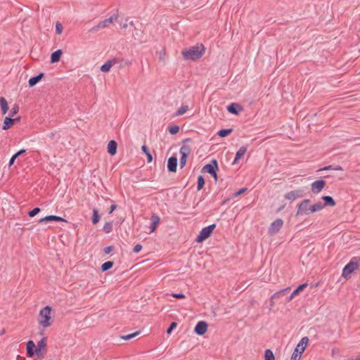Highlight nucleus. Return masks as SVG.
Here are the masks:
<instances>
[{"label": "nucleus", "mask_w": 360, "mask_h": 360, "mask_svg": "<svg viewBox=\"0 0 360 360\" xmlns=\"http://www.w3.org/2000/svg\"><path fill=\"white\" fill-rule=\"evenodd\" d=\"M46 338L40 340L37 346L32 340H29L26 344L27 355L28 357H33L35 354L39 358H44L47 352Z\"/></svg>", "instance_id": "1"}, {"label": "nucleus", "mask_w": 360, "mask_h": 360, "mask_svg": "<svg viewBox=\"0 0 360 360\" xmlns=\"http://www.w3.org/2000/svg\"><path fill=\"white\" fill-rule=\"evenodd\" d=\"M205 52V47L202 44H197L189 49H185L182 51L181 54L184 60H197L200 59Z\"/></svg>", "instance_id": "2"}, {"label": "nucleus", "mask_w": 360, "mask_h": 360, "mask_svg": "<svg viewBox=\"0 0 360 360\" xmlns=\"http://www.w3.org/2000/svg\"><path fill=\"white\" fill-rule=\"evenodd\" d=\"M51 312V307L49 306H46L39 311V323L43 328H47L52 324Z\"/></svg>", "instance_id": "3"}, {"label": "nucleus", "mask_w": 360, "mask_h": 360, "mask_svg": "<svg viewBox=\"0 0 360 360\" xmlns=\"http://www.w3.org/2000/svg\"><path fill=\"white\" fill-rule=\"evenodd\" d=\"M360 269V257H353L342 270V276L347 278L354 271Z\"/></svg>", "instance_id": "4"}, {"label": "nucleus", "mask_w": 360, "mask_h": 360, "mask_svg": "<svg viewBox=\"0 0 360 360\" xmlns=\"http://www.w3.org/2000/svg\"><path fill=\"white\" fill-rule=\"evenodd\" d=\"M309 342L308 337H303L295 347L290 360H300L301 356Z\"/></svg>", "instance_id": "5"}, {"label": "nucleus", "mask_w": 360, "mask_h": 360, "mask_svg": "<svg viewBox=\"0 0 360 360\" xmlns=\"http://www.w3.org/2000/svg\"><path fill=\"white\" fill-rule=\"evenodd\" d=\"M216 227L215 224H212L211 225H209L200 231V233L197 236L195 241L197 243H202L204 240H205L207 238H208L211 234L212 233L214 229Z\"/></svg>", "instance_id": "6"}, {"label": "nucleus", "mask_w": 360, "mask_h": 360, "mask_svg": "<svg viewBox=\"0 0 360 360\" xmlns=\"http://www.w3.org/2000/svg\"><path fill=\"white\" fill-rule=\"evenodd\" d=\"M118 18L117 14H113L110 18L105 19L103 21H101L96 26L93 27L89 31L90 32H96L98 31L100 28H105L108 27L110 24H112L114 20H117Z\"/></svg>", "instance_id": "7"}, {"label": "nucleus", "mask_w": 360, "mask_h": 360, "mask_svg": "<svg viewBox=\"0 0 360 360\" xmlns=\"http://www.w3.org/2000/svg\"><path fill=\"white\" fill-rule=\"evenodd\" d=\"M311 200L309 199H304L300 203L297 205V210L296 216H302L309 214V207Z\"/></svg>", "instance_id": "8"}, {"label": "nucleus", "mask_w": 360, "mask_h": 360, "mask_svg": "<svg viewBox=\"0 0 360 360\" xmlns=\"http://www.w3.org/2000/svg\"><path fill=\"white\" fill-rule=\"evenodd\" d=\"M219 169L218 162L217 160H212L210 163L205 165L202 169V172H207L210 174H215V172Z\"/></svg>", "instance_id": "9"}, {"label": "nucleus", "mask_w": 360, "mask_h": 360, "mask_svg": "<svg viewBox=\"0 0 360 360\" xmlns=\"http://www.w3.org/2000/svg\"><path fill=\"white\" fill-rule=\"evenodd\" d=\"M304 196V191L302 189H297L291 191L285 194L284 198L286 200L293 201L297 198H300Z\"/></svg>", "instance_id": "10"}, {"label": "nucleus", "mask_w": 360, "mask_h": 360, "mask_svg": "<svg viewBox=\"0 0 360 360\" xmlns=\"http://www.w3.org/2000/svg\"><path fill=\"white\" fill-rule=\"evenodd\" d=\"M283 221L281 219H276L271 224L269 228V233L270 235L276 234L280 231L283 226Z\"/></svg>", "instance_id": "11"}, {"label": "nucleus", "mask_w": 360, "mask_h": 360, "mask_svg": "<svg viewBox=\"0 0 360 360\" xmlns=\"http://www.w3.org/2000/svg\"><path fill=\"white\" fill-rule=\"evenodd\" d=\"M326 181H324L322 179H318L311 184V191L314 193L317 194L323 190V188L326 186Z\"/></svg>", "instance_id": "12"}, {"label": "nucleus", "mask_w": 360, "mask_h": 360, "mask_svg": "<svg viewBox=\"0 0 360 360\" xmlns=\"http://www.w3.org/2000/svg\"><path fill=\"white\" fill-rule=\"evenodd\" d=\"M227 110L229 113L238 115L243 111V107L237 103H231L227 106Z\"/></svg>", "instance_id": "13"}, {"label": "nucleus", "mask_w": 360, "mask_h": 360, "mask_svg": "<svg viewBox=\"0 0 360 360\" xmlns=\"http://www.w3.org/2000/svg\"><path fill=\"white\" fill-rule=\"evenodd\" d=\"M208 325L205 321H199L195 326L194 331L197 335H203L207 330Z\"/></svg>", "instance_id": "14"}, {"label": "nucleus", "mask_w": 360, "mask_h": 360, "mask_svg": "<svg viewBox=\"0 0 360 360\" xmlns=\"http://www.w3.org/2000/svg\"><path fill=\"white\" fill-rule=\"evenodd\" d=\"M192 141L193 140L191 138H187V139L183 140L184 145L180 148L181 155H185V156H188V157L189 156V155L191 154V153L192 151V149L188 145H186L185 143H188V142H192Z\"/></svg>", "instance_id": "15"}, {"label": "nucleus", "mask_w": 360, "mask_h": 360, "mask_svg": "<svg viewBox=\"0 0 360 360\" xmlns=\"http://www.w3.org/2000/svg\"><path fill=\"white\" fill-rule=\"evenodd\" d=\"M51 221H66V220L56 215L46 216L39 220V223H48Z\"/></svg>", "instance_id": "16"}, {"label": "nucleus", "mask_w": 360, "mask_h": 360, "mask_svg": "<svg viewBox=\"0 0 360 360\" xmlns=\"http://www.w3.org/2000/svg\"><path fill=\"white\" fill-rule=\"evenodd\" d=\"M177 167V158L175 156L170 157L167 160V169L170 172H176Z\"/></svg>", "instance_id": "17"}, {"label": "nucleus", "mask_w": 360, "mask_h": 360, "mask_svg": "<svg viewBox=\"0 0 360 360\" xmlns=\"http://www.w3.org/2000/svg\"><path fill=\"white\" fill-rule=\"evenodd\" d=\"M117 62V58H113L112 60H108L106 63L101 65L100 70L103 72H108V71H110L112 66Z\"/></svg>", "instance_id": "18"}, {"label": "nucleus", "mask_w": 360, "mask_h": 360, "mask_svg": "<svg viewBox=\"0 0 360 360\" xmlns=\"http://www.w3.org/2000/svg\"><path fill=\"white\" fill-rule=\"evenodd\" d=\"M44 77V73L43 72H40L36 76H34L32 77H31L30 79H29V86L30 87H33L34 86L39 82H40V80Z\"/></svg>", "instance_id": "19"}, {"label": "nucleus", "mask_w": 360, "mask_h": 360, "mask_svg": "<svg viewBox=\"0 0 360 360\" xmlns=\"http://www.w3.org/2000/svg\"><path fill=\"white\" fill-rule=\"evenodd\" d=\"M248 150L247 146H241L239 150L237 151L236 154L235 159L233 162V165L236 164L238 160L246 153Z\"/></svg>", "instance_id": "20"}, {"label": "nucleus", "mask_w": 360, "mask_h": 360, "mask_svg": "<svg viewBox=\"0 0 360 360\" xmlns=\"http://www.w3.org/2000/svg\"><path fill=\"white\" fill-rule=\"evenodd\" d=\"M117 142L115 140H110L108 144V153L111 155H114L117 153Z\"/></svg>", "instance_id": "21"}, {"label": "nucleus", "mask_w": 360, "mask_h": 360, "mask_svg": "<svg viewBox=\"0 0 360 360\" xmlns=\"http://www.w3.org/2000/svg\"><path fill=\"white\" fill-rule=\"evenodd\" d=\"M63 54V51L61 49H58L56 51L53 52L51 55L50 61L51 63H58Z\"/></svg>", "instance_id": "22"}, {"label": "nucleus", "mask_w": 360, "mask_h": 360, "mask_svg": "<svg viewBox=\"0 0 360 360\" xmlns=\"http://www.w3.org/2000/svg\"><path fill=\"white\" fill-rule=\"evenodd\" d=\"M15 122V120L11 118V117H6L4 121V124L2 126V129L4 130H7L10 129Z\"/></svg>", "instance_id": "23"}, {"label": "nucleus", "mask_w": 360, "mask_h": 360, "mask_svg": "<svg viewBox=\"0 0 360 360\" xmlns=\"http://www.w3.org/2000/svg\"><path fill=\"white\" fill-rule=\"evenodd\" d=\"M160 223V217L155 214H153L151 216V225H150V232L155 231L158 224Z\"/></svg>", "instance_id": "24"}, {"label": "nucleus", "mask_w": 360, "mask_h": 360, "mask_svg": "<svg viewBox=\"0 0 360 360\" xmlns=\"http://www.w3.org/2000/svg\"><path fill=\"white\" fill-rule=\"evenodd\" d=\"M321 198H322V200L324 202L323 203V205H325V207L326 206L333 207V206H335L336 205V202L334 200V199L331 196H330V195H324Z\"/></svg>", "instance_id": "25"}, {"label": "nucleus", "mask_w": 360, "mask_h": 360, "mask_svg": "<svg viewBox=\"0 0 360 360\" xmlns=\"http://www.w3.org/2000/svg\"><path fill=\"white\" fill-rule=\"evenodd\" d=\"M0 107L1 109L2 114L5 115L8 110V106L7 101L6 100V98L4 97L0 98Z\"/></svg>", "instance_id": "26"}, {"label": "nucleus", "mask_w": 360, "mask_h": 360, "mask_svg": "<svg viewBox=\"0 0 360 360\" xmlns=\"http://www.w3.org/2000/svg\"><path fill=\"white\" fill-rule=\"evenodd\" d=\"M290 290V288H287L275 292L272 295V300L277 299V298H279L281 296L285 295L287 293L289 292Z\"/></svg>", "instance_id": "27"}, {"label": "nucleus", "mask_w": 360, "mask_h": 360, "mask_svg": "<svg viewBox=\"0 0 360 360\" xmlns=\"http://www.w3.org/2000/svg\"><path fill=\"white\" fill-rule=\"evenodd\" d=\"M101 217L98 213V210L96 208L93 210V214L91 217V221L93 224H97L100 221Z\"/></svg>", "instance_id": "28"}, {"label": "nucleus", "mask_w": 360, "mask_h": 360, "mask_svg": "<svg viewBox=\"0 0 360 360\" xmlns=\"http://www.w3.org/2000/svg\"><path fill=\"white\" fill-rule=\"evenodd\" d=\"M141 150L144 154H146V155L147 157V162H151L153 160V156H152V154L150 153L148 147L146 145H143L141 146Z\"/></svg>", "instance_id": "29"}, {"label": "nucleus", "mask_w": 360, "mask_h": 360, "mask_svg": "<svg viewBox=\"0 0 360 360\" xmlns=\"http://www.w3.org/2000/svg\"><path fill=\"white\" fill-rule=\"evenodd\" d=\"M233 131V129H222L218 131L217 135L221 138L229 136Z\"/></svg>", "instance_id": "30"}, {"label": "nucleus", "mask_w": 360, "mask_h": 360, "mask_svg": "<svg viewBox=\"0 0 360 360\" xmlns=\"http://www.w3.org/2000/svg\"><path fill=\"white\" fill-rule=\"evenodd\" d=\"M114 265V262L112 261H108L102 264L101 266V269L102 271H106L110 269Z\"/></svg>", "instance_id": "31"}, {"label": "nucleus", "mask_w": 360, "mask_h": 360, "mask_svg": "<svg viewBox=\"0 0 360 360\" xmlns=\"http://www.w3.org/2000/svg\"><path fill=\"white\" fill-rule=\"evenodd\" d=\"M205 181L203 176L200 175L198 177V181H197V190L200 191L205 186Z\"/></svg>", "instance_id": "32"}, {"label": "nucleus", "mask_w": 360, "mask_h": 360, "mask_svg": "<svg viewBox=\"0 0 360 360\" xmlns=\"http://www.w3.org/2000/svg\"><path fill=\"white\" fill-rule=\"evenodd\" d=\"M264 360H275V356L273 352L267 349L264 352Z\"/></svg>", "instance_id": "33"}, {"label": "nucleus", "mask_w": 360, "mask_h": 360, "mask_svg": "<svg viewBox=\"0 0 360 360\" xmlns=\"http://www.w3.org/2000/svg\"><path fill=\"white\" fill-rule=\"evenodd\" d=\"M112 227H113L112 221L105 222V224H104V226L103 227V230L105 233H109L112 231Z\"/></svg>", "instance_id": "34"}, {"label": "nucleus", "mask_w": 360, "mask_h": 360, "mask_svg": "<svg viewBox=\"0 0 360 360\" xmlns=\"http://www.w3.org/2000/svg\"><path fill=\"white\" fill-rule=\"evenodd\" d=\"M330 169L342 171V167L340 165H337L336 167H333V165H328V166L324 167L323 168H321L320 169H319V171H325V170H330Z\"/></svg>", "instance_id": "35"}, {"label": "nucleus", "mask_w": 360, "mask_h": 360, "mask_svg": "<svg viewBox=\"0 0 360 360\" xmlns=\"http://www.w3.org/2000/svg\"><path fill=\"white\" fill-rule=\"evenodd\" d=\"M188 110V105H182L180 108L178 109V110L176 112L175 115L176 116H180L184 115L187 112Z\"/></svg>", "instance_id": "36"}, {"label": "nucleus", "mask_w": 360, "mask_h": 360, "mask_svg": "<svg viewBox=\"0 0 360 360\" xmlns=\"http://www.w3.org/2000/svg\"><path fill=\"white\" fill-rule=\"evenodd\" d=\"M179 127L178 125H172L168 127L169 132L174 135L176 134L179 131Z\"/></svg>", "instance_id": "37"}, {"label": "nucleus", "mask_w": 360, "mask_h": 360, "mask_svg": "<svg viewBox=\"0 0 360 360\" xmlns=\"http://www.w3.org/2000/svg\"><path fill=\"white\" fill-rule=\"evenodd\" d=\"M41 212V209L39 207H35L33 210L28 212V216L30 217H34L37 214H39Z\"/></svg>", "instance_id": "38"}, {"label": "nucleus", "mask_w": 360, "mask_h": 360, "mask_svg": "<svg viewBox=\"0 0 360 360\" xmlns=\"http://www.w3.org/2000/svg\"><path fill=\"white\" fill-rule=\"evenodd\" d=\"M139 333H140L139 331H136V332H134L133 333H131V334H129V335H122V336H121V338L123 339V340H130V339L136 337Z\"/></svg>", "instance_id": "39"}, {"label": "nucleus", "mask_w": 360, "mask_h": 360, "mask_svg": "<svg viewBox=\"0 0 360 360\" xmlns=\"http://www.w3.org/2000/svg\"><path fill=\"white\" fill-rule=\"evenodd\" d=\"M313 205L315 212H319L325 207V205H323V203L321 202H318Z\"/></svg>", "instance_id": "40"}, {"label": "nucleus", "mask_w": 360, "mask_h": 360, "mask_svg": "<svg viewBox=\"0 0 360 360\" xmlns=\"http://www.w3.org/2000/svg\"><path fill=\"white\" fill-rule=\"evenodd\" d=\"M49 137L53 140V141H56V142L58 141V139H59V134L57 131H53V132H51L49 134Z\"/></svg>", "instance_id": "41"}, {"label": "nucleus", "mask_w": 360, "mask_h": 360, "mask_svg": "<svg viewBox=\"0 0 360 360\" xmlns=\"http://www.w3.org/2000/svg\"><path fill=\"white\" fill-rule=\"evenodd\" d=\"M177 326V323L176 322H172L169 325V326L168 327V328L167 329V334H170L172 333V331L176 328Z\"/></svg>", "instance_id": "42"}, {"label": "nucleus", "mask_w": 360, "mask_h": 360, "mask_svg": "<svg viewBox=\"0 0 360 360\" xmlns=\"http://www.w3.org/2000/svg\"><path fill=\"white\" fill-rule=\"evenodd\" d=\"M63 27L62 24H60L59 22H57L56 24V32L58 34H60L63 32Z\"/></svg>", "instance_id": "43"}, {"label": "nucleus", "mask_w": 360, "mask_h": 360, "mask_svg": "<svg viewBox=\"0 0 360 360\" xmlns=\"http://www.w3.org/2000/svg\"><path fill=\"white\" fill-rule=\"evenodd\" d=\"M19 111V107L18 105H15L11 110L10 111V116L11 117H13L14 116L15 114L18 113V112Z\"/></svg>", "instance_id": "44"}, {"label": "nucleus", "mask_w": 360, "mask_h": 360, "mask_svg": "<svg viewBox=\"0 0 360 360\" xmlns=\"http://www.w3.org/2000/svg\"><path fill=\"white\" fill-rule=\"evenodd\" d=\"M181 157L180 158V167H181V168H183L186 165L188 156H185V155H181Z\"/></svg>", "instance_id": "45"}, {"label": "nucleus", "mask_w": 360, "mask_h": 360, "mask_svg": "<svg viewBox=\"0 0 360 360\" xmlns=\"http://www.w3.org/2000/svg\"><path fill=\"white\" fill-rule=\"evenodd\" d=\"M110 200L112 202V205L110 207V210H109L108 213L112 214L117 209V205L115 204V202L113 200Z\"/></svg>", "instance_id": "46"}, {"label": "nucleus", "mask_w": 360, "mask_h": 360, "mask_svg": "<svg viewBox=\"0 0 360 360\" xmlns=\"http://www.w3.org/2000/svg\"><path fill=\"white\" fill-rule=\"evenodd\" d=\"M300 293V291L297 290V288L295 289L294 291L292 292V294L288 297V302H290L292 300V299L297 295Z\"/></svg>", "instance_id": "47"}, {"label": "nucleus", "mask_w": 360, "mask_h": 360, "mask_svg": "<svg viewBox=\"0 0 360 360\" xmlns=\"http://www.w3.org/2000/svg\"><path fill=\"white\" fill-rule=\"evenodd\" d=\"M114 250V247L112 245L104 248L103 252L105 254H109Z\"/></svg>", "instance_id": "48"}, {"label": "nucleus", "mask_w": 360, "mask_h": 360, "mask_svg": "<svg viewBox=\"0 0 360 360\" xmlns=\"http://www.w3.org/2000/svg\"><path fill=\"white\" fill-rule=\"evenodd\" d=\"M172 296L177 299H184L186 297L185 295L183 293H173Z\"/></svg>", "instance_id": "49"}, {"label": "nucleus", "mask_w": 360, "mask_h": 360, "mask_svg": "<svg viewBox=\"0 0 360 360\" xmlns=\"http://www.w3.org/2000/svg\"><path fill=\"white\" fill-rule=\"evenodd\" d=\"M141 249H142V245L141 244H136L133 249V252L134 253H138L141 251Z\"/></svg>", "instance_id": "50"}, {"label": "nucleus", "mask_w": 360, "mask_h": 360, "mask_svg": "<svg viewBox=\"0 0 360 360\" xmlns=\"http://www.w3.org/2000/svg\"><path fill=\"white\" fill-rule=\"evenodd\" d=\"M246 190H247L246 188H240V190H238L237 192L235 193L234 196L236 197V196H238V195L243 194V193L245 192Z\"/></svg>", "instance_id": "51"}, {"label": "nucleus", "mask_w": 360, "mask_h": 360, "mask_svg": "<svg viewBox=\"0 0 360 360\" xmlns=\"http://www.w3.org/2000/svg\"><path fill=\"white\" fill-rule=\"evenodd\" d=\"M17 157L15 155V154L11 157L9 161L8 167H11L13 164L15 160H16Z\"/></svg>", "instance_id": "52"}, {"label": "nucleus", "mask_w": 360, "mask_h": 360, "mask_svg": "<svg viewBox=\"0 0 360 360\" xmlns=\"http://www.w3.org/2000/svg\"><path fill=\"white\" fill-rule=\"evenodd\" d=\"M307 286V283H302L298 287H297V290L300 292H302L306 287Z\"/></svg>", "instance_id": "53"}, {"label": "nucleus", "mask_w": 360, "mask_h": 360, "mask_svg": "<svg viewBox=\"0 0 360 360\" xmlns=\"http://www.w3.org/2000/svg\"><path fill=\"white\" fill-rule=\"evenodd\" d=\"M26 153V150L25 149H21L20 150H18L17 153H15V155L18 158L20 155L24 154Z\"/></svg>", "instance_id": "54"}, {"label": "nucleus", "mask_w": 360, "mask_h": 360, "mask_svg": "<svg viewBox=\"0 0 360 360\" xmlns=\"http://www.w3.org/2000/svg\"><path fill=\"white\" fill-rule=\"evenodd\" d=\"M309 214H311V213L315 212L313 205H309Z\"/></svg>", "instance_id": "55"}, {"label": "nucleus", "mask_w": 360, "mask_h": 360, "mask_svg": "<svg viewBox=\"0 0 360 360\" xmlns=\"http://www.w3.org/2000/svg\"><path fill=\"white\" fill-rule=\"evenodd\" d=\"M212 176V177L214 179L215 181H217V172H215V174H211Z\"/></svg>", "instance_id": "56"}, {"label": "nucleus", "mask_w": 360, "mask_h": 360, "mask_svg": "<svg viewBox=\"0 0 360 360\" xmlns=\"http://www.w3.org/2000/svg\"><path fill=\"white\" fill-rule=\"evenodd\" d=\"M284 207H285V205H282V206H281V207L278 209L277 212H281V211L284 208Z\"/></svg>", "instance_id": "57"}, {"label": "nucleus", "mask_w": 360, "mask_h": 360, "mask_svg": "<svg viewBox=\"0 0 360 360\" xmlns=\"http://www.w3.org/2000/svg\"><path fill=\"white\" fill-rule=\"evenodd\" d=\"M127 26H128V24H127V23H124V24L122 25V27L123 29H125V28H127Z\"/></svg>", "instance_id": "58"}, {"label": "nucleus", "mask_w": 360, "mask_h": 360, "mask_svg": "<svg viewBox=\"0 0 360 360\" xmlns=\"http://www.w3.org/2000/svg\"><path fill=\"white\" fill-rule=\"evenodd\" d=\"M274 300H272V297H271V302H270V304L271 307H273L274 305V302L273 301Z\"/></svg>", "instance_id": "59"}, {"label": "nucleus", "mask_w": 360, "mask_h": 360, "mask_svg": "<svg viewBox=\"0 0 360 360\" xmlns=\"http://www.w3.org/2000/svg\"><path fill=\"white\" fill-rule=\"evenodd\" d=\"M129 25L131 27H134V22L133 21L129 22Z\"/></svg>", "instance_id": "60"}, {"label": "nucleus", "mask_w": 360, "mask_h": 360, "mask_svg": "<svg viewBox=\"0 0 360 360\" xmlns=\"http://www.w3.org/2000/svg\"><path fill=\"white\" fill-rule=\"evenodd\" d=\"M13 120H15V122H18L20 120V117L17 118H13Z\"/></svg>", "instance_id": "61"}, {"label": "nucleus", "mask_w": 360, "mask_h": 360, "mask_svg": "<svg viewBox=\"0 0 360 360\" xmlns=\"http://www.w3.org/2000/svg\"><path fill=\"white\" fill-rule=\"evenodd\" d=\"M40 334H41V335H44V330H42L40 332Z\"/></svg>", "instance_id": "62"}, {"label": "nucleus", "mask_w": 360, "mask_h": 360, "mask_svg": "<svg viewBox=\"0 0 360 360\" xmlns=\"http://www.w3.org/2000/svg\"><path fill=\"white\" fill-rule=\"evenodd\" d=\"M301 347H299V351H300V350H301ZM298 354H300V352H298Z\"/></svg>", "instance_id": "63"}]
</instances>
